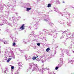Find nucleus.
Returning a JSON list of instances; mask_svg holds the SVG:
<instances>
[{"instance_id": "6e6552de", "label": "nucleus", "mask_w": 74, "mask_h": 74, "mask_svg": "<svg viewBox=\"0 0 74 74\" xmlns=\"http://www.w3.org/2000/svg\"><path fill=\"white\" fill-rule=\"evenodd\" d=\"M38 56H37V57H36L35 56H33L32 58V59L33 60H35V59H36V58H38Z\"/></svg>"}, {"instance_id": "423d86ee", "label": "nucleus", "mask_w": 74, "mask_h": 74, "mask_svg": "<svg viewBox=\"0 0 74 74\" xmlns=\"http://www.w3.org/2000/svg\"><path fill=\"white\" fill-rule=\"evenodd\" d=\"M26 5L27 7H30L31 6H30V3H26Z\"/></svg>"}, {"instance_id": "20e7f679", "label": "nucleus", "mask_w": 74, "mask_h": 74, "mask_svg": "<svg viewBox=\"0 0 74 74\" xmlns=\"http://www.w3.org/2000/svg\"><path fill=\"white\" fill-rule=\"evenodd\" d=\"M12 0H9V4H8V7H11V5H10V3H12Z\"/></svg>"}, {"instance_id": "9d476101", "label": "nucleus", "mask_w": 74, "mask_h": 74, "mask_svg": "<svg viewBox=\"0 0 74 74\" xmlns=\"http://www.w3.org/2000/svg\"><path fill=\"white\" fill-rule=\"evenodd\" d=\"M11 59H12V58H8L7 60V62H8H8H10V60H11Z\"/></svg>"}, {"instance_id": "f3484780", "label": "nucleus", "mask_w": 74, "mask_h": 74, "mask_svg": "<svg viewBox=\"0 0 74 74\" xmlns=\"http://www.w3.org/2000/svg\"><path fill=\"white\" fill-rule=\"evenodd\" d=\"M14 67L13 66H11L12 69H14Z\"/></svg>"}, {"instance_id": "412c9836", "label": "nucleus", "mask_w": 74, "mask_h": 74, "mask_svg": "<svg viewBox=\"0 0 74 74\" xmlns=\"http://www.w3.org/2000/svg\"><path fill=\"white\" fill-rule=\"evenodd\" d=\"M62 3H65V2H64V1H63V2H62Z\"/></svg>"}, {"instance_id": "1a4fd4ad", "label": "nucleus", "mask_w": 74, "mask_h": 74, "mask_svg": "<svg viewBox=\"0 0 74 74\" xmlns=\"http://www.w3.org/2000/svg\"><path fill=\"white\" fill-rule=\"evenodd\" d=\"M56 2L57 3V4H60V2L59 1L56 0Z\"/></svg>"}, {"instance_id": "b1692460", "label": "nucleus", "mask_w": 74, "mask_h": 74, "mask_svg": "<svg viewBox=\"0 0 74 74\" xmlns=\"http://www.w3.org/2000/svg\"><path fill=\"white\" fill-rule=\"evenodd\" d=\"M52 74H55L54 73H52Z\"/></svg>"}, {"instance_id": "a878e982", "label": "nucleus", "mask_w": 74, "mask_h": 74, "mask_svg": "<svg viewBox=\"0 0 74 74\" xmlns=\"http://www.w3.org/2000/svg\"><path fill=\"white\" fill-rule=\"evenodd\" d=\"M52 10H51V12H52Z\"/></svg>"}, {"instance_id": "dca6fc26", "label": "nucleus", "mask_w": 74, "mask_h": 74, "mask_svg": "<svg viewBox=\"0 0 74 74\" xmlns=\"http://www.w3.org/2000/svg\"><path fill=\"white\" fill-rule=\"evenodd\" d=\"M37 45H38V46H40V43H37Z\"/></svg>"}, {"instance_id": "f8f14e48", "label": "nucleus", "mask_w": 74, "mask_h": 74, "mask_svg": "<svg viewBox=\"0 0 74 74\" xmlns=\"http://www.w3.org/2000/svg\"><path fill=\"white\" fill-rule=\"evenodd\" d=\"M46 51L47 52H48L49 51H50V49L49 48H48L46 50Z\"/></svg>"}, {"instance_id": "ddd939ff", "label": "nucleus", "mask_w": 74, "mask_h": 74, "mask_svg": "<svg viewBox=\"0 0 74 74\" xmlns=\"http://www.w3.org/2000/svg\"><path fill=\"white\" fill-rule=\"evenodd\" d=\"M13 4H16V0H12Z\"/></svg>"}, {"instance_id": "0eeeda50", "label": "nucleus", "mask_w": 74, "mask_h": 74, "mask_svg": "<svg viewBox=\"0 0 74 74\" xmlns=\"http://www.w3.org/2000/svg\"><path fill=\"white\" fill-rule=\"evenodd\" d=\"M26 9L27 11H30V10H32V8H27Z\"/></svg>"}, {"instance_id": "f257e3e1", "label": "nucleus", "mask_w": 74, "mask_h": 74, "mask_svg": "<svg viewBox=\"0 0 74 74\" xmlns=\"http://www.w3.org/2000/svg\"><path fill=\"white\" fill-rule=\"evenodd\" d=\"M54 11H56V12H57L59 14H60L61 16H65L67 18V19H69L70 18V16L71 15V14L69 13H62L61 12H60L59 11V10L57 8H55V7H54Z\"/></svg>"}, {"instance_id": "39448f33", "label": "nucleus", "mask_w": 74, "mask_h": 74, "mask_svg": "<svg viewBox=\"0 0 74 74\" xmlns=\"http://www.w3.org/2000/svg\"><path fill=\"white\" fill-rule=\"evenodd\" d=\"M6 13L5 15L8 16L9 15V11H5Z\"/></svg>"}, {"instance_id": "aec40b11", "label": "nucleus", "mask_w": 74, "mask_h": 74, "mask_svg": "<svg viewBox=\"0 0 74 74\" xmlns=\"http://www.w3.org/2000/svg\"><path fill=\"white\" fill-rule=\"evenodd\" d=\"M18 18H20V19H21V17H20V16H19V17H18Z\"/></svg>"}, {"instance_id": "4be33fe9", "label": "nucleus", "mask_w": 74, "mask_h": 74, "mask_svg": "<svg viewBox=\"0 0 74 74\" xmlns=\"http://www.w3.org/2000/svg\"><path fill=\"white\" fill-rule=\"evenodd\" d=\"M12 7H14V6H12Z\"/></svg>"}, {"instance_id": "5701e85b", "label": "nucleus", "mask_w": 74, "mask_h": 74, "mask_svg": "<svg viewBox=\"0 0 74 74\" xmlns=\"http://www.w3.org/2000/svg\"><path fill=\"white\" fill-rule=\"evenodd\" d=\"M16 15H17V14H18V13H16Z\"/></svg>"}, {"instance_id": "9b49d317", "label": "nucleus", "mask_w": 74, "mask_h": 74, "mask_svg": "<svg viewBox=\"0 0 74 74\" xmlns=\"http://www.w3.org/2000/svg\"><path fill=\"white\" fill-rule=\"evenodd\" d=\"M51 4L50 3H49L48 4V5L47 6V7H51Z\"/></svg>"}, {"instance_id": "7ed1b4c3", "label": "nucleus", "mask_w": 74, "mask_h": 74, "mask_svg": "<svg viewBox=\"0 0 74 74\" xmlns=\"http://www.w3.org/2000/svg\"><path fill=\"white\" fill-rule=\"evenodd\" d=\"M21 30H24L25 29V24H23L22 26L20 27Z\"/></svg>"}, {"instance_id": "bb28decb", "label": "nucleus", "mask_w": 74, "mask_h": 74, "mask_svg": "<svg viewBox=\"0 0 74 74\" xmlns=\"http://www.w3.org/2000/svg\"><path fill=\"white\" fill-rule=\"evenodd\" d=\"M66 9H64V10H66Z\"/></svg>"}, {"instance_id": "2eb2a0df", "label": "nucleus", "mask_w": 74, "mask_h": 74, "mask_svg": "<svg viewBox=\"0 0 74 74\" xmlns=\"http://www.w3.org/2000/svg\"><path fill=\"white\" fill-rule=\"evenodd\" d=\"M11 11H15V9L12 8L11 9Z\"/></svg>"}, {"instance_id": "4468645a", "label": "nucleus", "mask_w": 74, "mask_h": 74, "mask_svg": "<svg viewBox=\"0 0 74 74\" xmlns=\"http://www.w3.org/2000/svg\"><path fill=\"white\" fill-rule=\"evenodd\" d=\"M15 45H16V44H15V42H14L12 45V46L14 47V46H15Z\"/></svg>"}, {"instance_id": "cd10ccee", "label": "nucleus", "mask_w": 74, "mask_h": 74, "mask_svg": "<svg viewBox=\"0 0 74 74\" xmlns=\"http://www.w3.org/2000/svg\"><path fill=\"white\" fill-rule=\"evenodd\" d=\"M44 64H43V66H44Z\"/></svg>"}, {"instance_id": "f03ea898", "label": "nucleus", "mask_w": 74, "mask_h": 74, "mask_svg": "<svg viewBox=\"0 0 74 74\" xmlns=\"http://www.w3.org/2000/svg\"><path fill=\"white\" fill-rule=\"evenodd\" d=\"M5 6L6 7H7V6H5V5L3 4V5H1L0 4V10H3L4 8L3 7Z\"/></svg>"}, {"instance_id": "393cba45", "label": "nucleus", "mask_w": 74, "mask_h": 74, "mask_svg": "<svg viewBox=\"0 0 74 74\" xmlns=\"http://www.w3.org/2000/svg\"><path fill=\"white\" fill-rule=\"evenodd\" d=\"M1 15H0V18H1Z\"/></svg>"}, {"instance_id": "a211bd4d", "label": "nucleus", "mask_w": 74, "mask_h": 74, "mask_svg": "<svg viewBox=\"0 0 74 74\" xmlns=\"http://www.w3.org/2000/svg\"><path fill=\"white\" fill-rule=\"evenodd\" d=\"M56 70H58V67H56L55 68Z\"/></svg>"}, {"instance_id": "6ab92c4d", "label": "nucleus", "mask_w": 74, "mask_h": 74, "mask_svg": "<svg viewBox=\"0 0 74 74\" xmlns=\"http://www.w3.org/2000/svg\"><path fill=\"white\" fill-rule=\"evenodd\" d=\"M12 18H13V19L14 18H15V16H13V17H12Z\"/></svg>"}]
</instances>
